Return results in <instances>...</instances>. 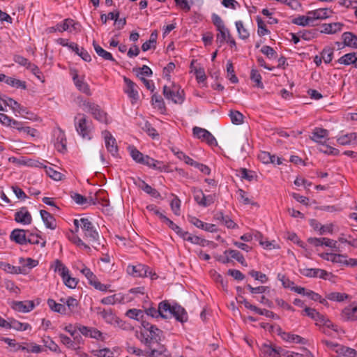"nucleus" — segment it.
<instances>
[{
	"mask_svg": "<svg viewBox=\"0 0 357 357\" xmlns=\"http://www.w3.org/2000/svg\"><path fill=\"white\" fill-rule=\"evenodd\" d=\"M5 82L9 86L17 89H26V84L25 81L17 79L14 77H7V78L5 79Z\"/></svg>",
	"mask_w": 357,
	"mask_h": 357,
	"instance_id": "nucleus-42",
	"label": "nucleus"
},
{
	"mask_svg": "<svg viewBox=\"0 0 357 357\" xmlns=\"http://www.w3.org/2000/svg\"><path fill=\"white\" fill-rule=\"evenodd\" d=\"M209 274L215 282L220 283L224 289H227V282L224 280L222 276L220 274L217 273L215 269L211 270Z\"/></svg>",
	"mask_w": 357,
	"mask_h": 357,
	"instance_id": "nucleus-52",
	"label": "nucleus"
},
{
	"mask_svg": "<svg viewBox=\"0 0 357 357\" xmlns=\"http://www.w3.org/2000/svg\"><path fill=\"white\" fill-rule=\"evenodd\" d=\"M300 273L308 278H319L333 282H335V276L325 269H300Z\"/></svg>",
	"mask_w": 357,
	"mask_h": 357,
	"instance_id": "nucleus-8",
	"label": "nucleus"
},
{
	"mask_svg": "<svg viewBox=\"0 0 357 357\" xmlns=\"http://www.w3.org/2000/svg\"><path fill=\"white\" fill-rule=\"evenodd\" d=\"M304 312L305 313V315L308 316L309 317L316 321H320L321 324L326 325L328 327L330 326V321H325L324 316L319 314L318 312H317L316 310L308 307H305L304 309Z\"/></svg>",
	"mask_w": 357,
	"mask_h": 357,
	"instance_id": "nucleus-25",
	"label": "nucleus"
},
{
	"mask_svg": "<svg viewBox=\"0 0 357 357\" xmlns=\"http://www.w3.org/2000/svg\"><path fill=\"white\" fill-rule=\"evenodd\" d=\"M3 102L8 107H10L14 112H17L20 114L23 113L25 109L20 105L17 101L11 98L6 97L5 99H2Z\"/></svg>",
	"mask_w": 357,
	"mask_h": 357,
	"instance_id": "nucleus-39",
	"label": "nucleus"
},
{
	"mask_svg": "<svg viewBox=\"0 0 357 357\" xmlns=\"http://www.w3.org/2000/svg\"><path fill=\"white\" fill-rule=\"evenodd\" d=\"M126 316L128 317L130 319H135V320H137V321H139V320H143V318H144V312L141 310H138V309H130L128 310L126 313Z\"/></svg>",
	"mask_w": 357,
	"mask_h": 357,
	"instance_id": "nucleus-46",
	"label": "nucleus"
},
{
	"mask_svg": "<svg viewBox=\"0 0 357 357\" xmlns=\"http://www.w3.org/2000/svg\"><path fill=\"white\" fill-rule=\"evenodd\" d=\"M320 257L335 264L347 266H357V259L349 258L347 255L336 253H321Z\"/></svg>",
	"mask_w": 357,
	"mask_h": 357,
	"instance_id": "nucleus-4",
	"label": "nucleus"
},
{
	"mask_svg": "<svg viewBox=\"0 0 357 357\" xmlns=\"http://www.w3.org/2000/svg\"><path fill=\"white\" fill-rule=\"evenodd\" d=\"M70 73L73 82L77 89L87 96H91V92L90 87L85 81L84 75H79L75 69H71Z\"/></svg>",
	"mask_w": 357,
	"mask_h": 357,
	"instance_id": "nucleus-7",
	"label": "nucleus"
},
{
	"mask_svg": "<svg viewBox=\"0 0 357 357\" xmlns=\"http://www.w3.org/2000/svg\"><path fill=\"white\" fill-rule=\"evenodd\" d=\"M19 263L20 266L19 268H35L39 265L38 260L33 259L31 258H19Z\"/></svg>",
	"mask_w": 357,
	"mask_h": 357,
	"instance_id": "nucleus-44",
	"label": "nucleus"
},
{
	"mask_svg": "<svg viewBox=\"0 0 357 357\" xmlns=\"http://www.w3.org/2000/svg\"><path fill=\"white\" fill-rule=\"evenodd\" d=\"M82 334L87 337L96 339L97 340L104 341L105 335L97 328L93 327L82 326L80 327Z\"/></svg>",
	"mask_w": 357,
	"mask_h": 357,
	"instance_id": "nucleus-18",
	"label": "nucleus"
},
{
	"mask_svg": "<svg viewBox=\"0 0 357 357\" xmlns=\"http://www.w3.org/2000/svg\"><path fill=\"white\" fill-rule=\"evenodd\" d=\"M17 350L25 351L28 353L38 354L43 351V348L34 342L22 343L17 345Z\"/></svg>",
	"mask_w": 357,
	"mask_h": 357,
	"instance_id": "nucleus-24",
	"label": "nucleus"
},
{
	"mask_svg": "<svg viewBox=\"0 0 357 357\" xmlns=\"http://www.w3.org/2000/svg\"><path fill=\"white\" fill-rule=\"evenodd\" d=\"M82 326L81 325H68V333L70 334L72 338L73 339V342H72L70 344H69L70 342H68V348H72L75 350L79 348L78 344L82 341V337L81 336L82 334L80 331V327ZM69 340L70 338L68 337V341Z\"/></svg>",
	"mask_w": 357,
	"mask_h": 357,
	"instance_id": "nucleus-12",
	"label": "nucleus"
},
{
	"mask_svg": "<svg viewBox=\"0 0 357 357\" xmlns=\"http://www.w3.org/2000/svg\"><path fill=\"white\" fill-rule=\"evenodd\" d=\"M123 81L125 86L123 87V91L127 94L128 98L130 99L131 103L135 104L139 99V86L133 82L129 78L124 77Z\"/></svg>",
	"mask_w": 357,
	"mask_h": 357,
	"instance_id": "nucleus-9",
	"label": "nucleus"
},
{
	"mask_svg": "<svg viewBox=\"0 0 357 357\" xmlns=\"http://www.w3.org/2000/svg\"><path fill=\"white\" fill-rule=\"evenodd\" d=\"M124 298V295L121 293H119L105 297L102 298L100 302L104 305H114L116 303L123 302Z\"/></svg>",
	"mask_w": 357,
	"mask_h": 357,
	"instance_id": "nucleus-33",
	"label": "nucleus"
},
{
	"mask_svg": "<svg viewBox=\"0 0 357 357\" xmlns=\"http://www.w3.org/2000/svg\"><path fill=\"white\" fill-rule=\"evenodd\" d=\"M356 54V52L345 54L338 59L337 62L345 66L353 65Z\"/></svg>",
	"mask_w": 357,
	"mask_h": 357,
	"instance_id": "nucleus-43",
	"label": "nucleus"
},
{
	"mask_svg": "<svg viewBox=\"0 0 357 357\" xmlns=\"http://www.w3.org/2000/svg\"><path fill=\"white\" fill-rule=\"evenodd\" d=\"M78 301L76 298L68 297V310L72 314H78L79 312Z\"/></svg>",
	"mask_w": 357,
	"mask_h": 357,
	"instance_id": "nucleus-59",
	"label": "nucleus"
},
{
	"mask_svg": "<svg viewBox=\"0 0 357 357\" xmlns=\"http://www.w3.org/2000/svg\"><path fill=\"white\" fill-rule=\"evenodd\" d=\"M101 316L109 324H114L116 317L112 313L111 310H103L100 312Z\"/></svg>",
	"mask_w": 357,
	"mask_h": 357,
	"instance_id": "nucleus-60",
	"label": "nucleus"
},
{
	"mask_svg": "<svg viewBox=\"0 0 357 357\" xmlns=\"http://www.w3.org/2000/svg\"><path fill=\"white\" fill-rule=\"evenodd\" d=\"M329 132L328 130L316 127L313 129L310 139L321 145H324L328 139Z\"/></svg>",
	"mask_w": 357,
	"mask_h": 357,
	"instance_id": "nucleus-15",
	"label": "nucleus"
},
{
	"mask_svg": "<svg viewBox=\"0 0 357 357\" xmlns=\"http://www.w3.org/2000/svg\"><path fill=\"white\" fill-rule=\"evenodd\" d=\"M102 135L105 140V147L107 150L113 155L116 156L118 155V146L116 144V139L108 130H104L102 132Z\"/></svg>",
	"mask_w": 357,
	"mask_h": 357,
	"instance_id": "nucleus-13",
	"label": "nucleus"
},
{
	"mask_svg": "<svg viewBox=\"0 0 357 357\" xmlns=\"http://www.w3.org/2000/svg\"><path fill=\"white\" fill-rule=\"evenodd\" d=\"M80 107L83 111L91 114L97 121L106 124L109 123L107 114L98 105L89 101H83Z\"/></svg>",
	"mask_w": 357,
	"mask_h": 357,
	"instance_id": "nucleus-5",
	"label": "nucleus"
},
{
	"mask_svg": "<svg viewBox=\"0 0 357 357\" xmlns=\"http://www.w3.org/2000/svg\"><path fill=\"white\" fill-rule=\"evenodd\" d=\"M227 77L231 81V83L236 84L238 82V79L234 73L233 63L231 61H228L227 63Z\"/></svg>",
	"mask_w": 357,
	"mask_h": 357,
	"instance_id": "nucleus-51",
	"label": "nucleus"
},
{
	"mask_svg": "<svg viewBox=\"0 0 357 357\" xmlns=\"http://www.w3.org/2000/svg\"><path fill=\"white\" fill-rule=\"evenodd\" d=\"M163 95L166 99L172 100L175 104H182L185 100V93L178 86L172 84V86H163Z\"/></svg>",
	"mask_w": 357,
	"mask_h": 357,
	"instance_id": "nucleus-6",
	"label": "nucleus"
},
{
	"mask_svg": "<svg viewBox=\"0 0 357 357\" xmlns=\"http://www.w3.org/2000/svg\"><path fill=\"white\" fill-rule=\"evenodd\" d=\"M6 324L7 325V326H4L3 328H13V329H15L17 331H26L27 329H30L31 327V326L27 324V323H22V322H20L19 321H17L15 319H10V321H6Z\"/></svg>",
	"mask_w": 357,
	"mask_h": 357,
	"instance_id": "nucleus-29",
	"label": "nucleus"
},
{
	"mask_svg": "<svg viewBox=\"0 0 357 357\" xmlns=\"http://www.w3.org/2000/svg\"><path fill=\"white\" fill-rule=\"evenodd\" d=\"M170 207L176 215H180L181 200L178 198V197L175 196L171 201Z\"/></svg>",
	"mask_w": 357,
	"mask_h": 357,
	"instance_id": "nucleus-63",
	"label": "nucleus"
},
{
	"mask_svg": "<svg viewBox=\"0 0 357 357\" xmlns=\"http://www.w3.org/2000/svg\"><path fill=\"white\" fill-rule=\"evenodd\" d=\"M15 220L23 225H29L31 222L32 218L27 208L26 207H22L15 213Z\"/></svg>",
	"mask_w": 357,
	"mask_h": 357,
	"instance_id": "nucleus-20",
	"label": "nucleus"
},
{
	"mask_svg": "<svg viewBox=\"0 0 357 357\" xmlns=\"http://www.w3.org/2000/svg\"><path fill=\"white\" fill-rule=\"evenodd\" d=\"M27 243L30 244H40L41 248L45 247L46 244L45 240L42 238L38 234L30 233L27 237Z\"/></svg>",
	"mask_w": 357,
	"mask_h": 357,
	"instance_id": "nucleus-45",
	"label": "nucleus"
},
{
	"mask_svg": "<svg viewBox=\"0 0 357 357\" xmlns=\"http://www.w3.org/2000/svg\"><path fill=\"white\" fill-rule=\"evenodd\" d=\"M250 79L256 83L259 88H263V83L261 82V76L258 70L252 69L250 73Z\"/></svg>",
	"mask_w": 357,
	"mask_h": 357,
	"instance_id": "nucleus-61",
	"label": "nucleus"
},
{
	"mask_svg": "<svg viewBox=\"0 0 357 357\" xmlns=\"http://www.w3.org/2000/svg\"><path fill=\"white\" fill-rule=\"evenodd\" d=\"M160 317L164 319L170 318L172 317L181 322H185L188 320V314L185 310L181 305H170L167 301H162L158 305V311Z\"/></svg>",
	"mask_w": 357,
	"mask_h": 357,
	"instance_id": "nucleus-2",
	"label": "nucleus"
},
{
	"mask_svg": "<svg viewBox=\"0 0 357 357\" xmlns=\"http://www.w3.org/2000/svg\"><path fill=\"white\" fill-rule=\"evenodd\" d=\"M70 198L77 205L81 206L82 208L89 207V199L77 192L71 191L69 193Z\"/></svg>",
	"mask_w": 357,
	"mask_h": 357,
	"instance_id": "nucleus-28",
	"label": "nucleus"
},
{
	"mask_svg": "<svg viewBox=\"0 0 357 357\" xmlns=\"http://www.w3.org/2000/svg\"><path fill=\"white\" fill-rule=\"evenodd\" d=\"M128 274L133 278H147L151 280L158 278L154 269H128Z\"/></svg>",
	"mask_w": 357,
	"mask_h": 357,
	"instance_id": "nucleus-17",
	"label": "nucleus"
},
{
	"mask_svg": "<svg viewBox=\"0 0 357 357\" xmlns=\"http://www.w3.org/2000/svg\"><path fill=\"white\" fill-rule=\"evenodd\" d=\"M344 24L341 22H333L330 24H323L321 26L320 32L326 34H335L342 30Z\"/></svg>",
	"mask_w": 357,
	"mask_h": 357,
	"instance_id": "nucleus-22",
	"label": "nucleus"
},
{
	"mask_svg": "<svg viewBox=\"0 0 357 357\" xmlns=\"http://www.w3.org/2000/svg\"><path fill=\"white\" fill-rule=\"evenodd\" d=\"M337 142L342 146L356 145L357 144V132L340 136L337 138Z\"/></svg>",
	"mask_w": 357,
	"mask_h": 357,
	"instance_id": "nucleus-23",
	"label": "nucleus"
},
{
	"mask_svg": "<svg viewBox=\"0 0 357 357\" xmlns=\"http://www.w3.org/2000/svg\"><path fill=\"white\" fill-rule=\"evenodd\" d=\"M93 46L96 54L102 57L105 60L115 61V59L112 56V54L106 50H105L102 47H101L98 44H97L95 41L93 43Z\"/></svg>",
	"mask_w": 357,
	"mask_h": 357,
	"instance_id": "nucleus-35",
	"label": "nucleus"
},
{
	"mask_svg": "<svg viewBox=\"0 0 357 357\" xmlns=\"http://www.w3.org/2000/svg\"><path fill=\"white\" fill-rule=\"evenodd\" d=\"M128 150L132 158L137 163L141 164L143 162L144 155L137 150L135 146H129Z\"/></svg>",
	"mask_w": 357,
	"mask_h": 357,
	"instance_id": "nucleus-48",
	"label": "nucleus"
},
{
	"mask_svg": "<svg viewBox=\"0 0 357 357\" xmlns=\"http://www.w3.org/2000/svg\"><path fill=\"white\" fill-rule=\"evenodd\" d=\"M257 33L259 36H263L270 33L269 30L266 28L264 22L260 17H257Z\"/></svg>",
	"mask_w": 357,
	"mask_h": 357,
	"instance_id": "nucleus-53",
	"label": "nucleus"
},
{
	"mask_svg": "<svg viewBox=\"0 0 357 357\" xmlns=\"http://www.w3.org/2000/svg\"><path fill=\"white\" fill-rule=\"evenodd\" d=\"M342 316L347 321L357 320V304L356 305H350L346 307L342 312Z\"/></svg>",
	"mask_w": 357,
	"mask_h": 357,
	"instance_id": "nucleus-26",
	"label": "nucleus"
},
{
	"mask_svg": "<svg viewBox=\"0 0 357 357\" xmlns=\"http://www.w3.org/2000/svg\"><path fill=\"white\" fill-rule=\"evenodd\" d=\"M312 22L310 11L307 13V15H301L292 20L293 24L303 26H307Z\"/></svg>",
	"mask_w": 357,
	"mask_h": 357,
	"instance_id": "nucleus-40",
	"label": "nucleus"
},
{
	"mask_svg": "<svg viewBox=\"0 0 357 357\" xmlns=\"http://www.w3.org/2000/svg\"><path fill=\"white\" fill-rule=\"evenodd\" d=\"M342 38L344 45L357 48V36L351 32H344L342 35Z\"/></svg>",
	"mask_w": 357,
	"mask_h": 357,
	"instance_id": "nucleus-32",
	"label": "nucleus"
},
{
	"mask_svg": "<svg viewBox=\"0 0 357 357\" xmlns=\"http://www.w3.org/2000/svg\"><path fill=\"white\" fill-rule=\"evenodd\" d=\"M142 327L140 331H135V336L147 348H151L153 343L160 340L162 331L148 321H142Z\"/></svg>",
	"mask_w": 357,
	"mask_h": 357,
	"instance_id": "nucleus-1",
	"label": "nucleus"
},
{
	"mask_svg": "<svg viewBox=\"0 0 357 357\" xmlns=\"http://www.w3.org/2000/svg\"><path fill=\"white\" fill-rule=\"evenodd\" d=\"M174 154L176 156V158L181 160L184 161L187 165H190L193 166L195 162L194 160L190 158L189 156L185 155L183 151L176 149H172Z\"/></svg>",
	"mask_w": 357,
	"mask_h": 357,
	"instance_id": "nucleus-49",
	"label": "nucleus"
},
{
	"mask_svg": "<svg viewBox=\"0 0 357 357\" xmlns=\"http://www.w3.org/2000/svg\"><path fill=\"white\" fill-rule=\"evenodd\" d=\"M225 255L232 259L236 260L243 266H247L248 264L243 255L236 250H228L225 252Z\"/></svg>",
	"mask_w": 357,
	"mask_h": 357,
	"instance_id": "nucleus-31",
	"label": "nucleus"
},
{
	"mask_svg": "<svg viewBox=\"0 0 357 357\" xmlns=\"http://www.w3.org/2000/svg\"><path fill=\"white\" fill-rule=\"evenodd\" d=\"M192 192L194 195V199L196 202V203L201 206L202 205V200L204 196V194L203 191L201 189H198L197 188H192Z\"/></svg>",
	"mask_w": 357,
	"mask_h": 357,
	"instance_id": "nucleus-64",
	"label": "nucleus"
},
{
	"mask_svg": "<svg viewBox=\"0 0 357 357\" xmlns=\"http://www.w3.org/2000/svg\"><path fill=\"white\" fill-rule=\"evenodd\" d=\"M34 307L35 305L32 301H14L12 304V307L15 310L24 313L31 311Z\"/></svg>",
	"mask_w": 357,
	"mask_h": 357,
	"instance_id": "nucleus-21",
	"label": "nucleus"
},
{
	"mask_svg": "<svg viewBox=\"0 0 357 357\" xmlns=\"http://www.w3.org/2000/svg\"><path fill=\"white\" fill-rule=\"evenodd\" d=\"M229 116L234 124L240 125L243 122V115L238 111H230Z\"/></svg>",
	"mask_w": 357,
	"mask_h": 357,
	"instance_id": "nucleus-55",
	"label": "nucleus"
},
{
	"mask_svg": "<svg viewBox=\"0 0 357 357\" xmlns=\"http://www.w3.org/2000/svg\"><path fill=\"white\" fill-rule=\"evenodd\" d=\"M142 165H146L149 167H151L155 169H162L161 165H162V162L156 160L149 155H144L143 162H142Z\"/></svg>",
	"mask_w": 357,
	"mask_h": 357,
	"instance_id": "nucleus-41",
	"label": "nucleus"
},
{
	"mask_svg": "<svg viewBox=\"0 0 357 357\" xmlns=\"http://www.w3.org/2000/svg\"><path fill=\"white\" fill-rule=\"evenodd\" d=\"M218 31L216 36V42L221 45L229 38L231 34L229 30L226 27V26L217 29Z\"/></svg>",
	"mask_w": 357,
	"mask_h": 357,
	"instance_id": "nucleus-36",
	"label": "nucleus"
},
{
	"mask_svg": "<svg viewBox=\"0 0 357 357\" xmlns=\"http://www.w3.org/2000/svg\"><path fill=\"white\" fill-rule=\"evenodd\" d=\"M120 13L118 10L109 13L107 15L102 14L100 20L102 24H106L108 20H115L116 17H119Z\"/></svg>",
	"mask_w": 357,
	"mask_h": 357,
	"instance_id": "nucleus-62",
	"label": "nucleus"
},
{
	"mask_svg": "<svg viewBox=\"0 0 357 357\" xmlns=\"http://www.w3.org/2000/svg\"><path fill=\"white\" fill-rule=\"evenodd\" d=\"M347 298L348 295L344 293L331 292L326 294V298L333 301L341 302L344 301Z\"/></svg>",
	"mask_w": 357,
	"mask_h": 357,
	"instance_id": "nucleus-47",
	"label": "nucleus"
},
{
	"mask_svg": "<svg viewBox=\"0 0 357 357\" xmlns=\"http://www.w3.org/2000/svg\"><path fill=\"white\" fill-rule=\"evenodd\" d=\"M114 324L123 331H130L134 330V327L130 323L120 319L118 317L115 319Z\"/></svg>",
	"mask_w": 357,
	"mask_h": 357,
	"instance_id": "nucleus-56",
	"label": "nucleus"
},
{
	"mask_svg": "<svg viewBox=\"0 0 357 357\" xmlns=\"http://www.w3.org/2000/svg\"><path fill=\"white\" fill-rule=\"evenodd\" d=\"M57 132H59V135L54 143V146L58 151L64 152L66 149V139L64 138V133L60 130H58Z\"/></svg>",
	"mask_w": 357,
	"mask_h": 357,
	"instance_id": "nucleus-38",
	"label": "nucleus"
},
{
	"mask_svg": "<svg viewBox=\"0 0 357 357\" xmlns=\"http://www.w3.org/2000/svg\"><path fill=\"white\" fill-rule=\"evenodd\" d=\"M280 335L283 340L287 342H294L302 344H305L307 342L305 339L298 335L291 334L286 332H282L280 333Z\"/></svg>",
	"mask_w": 357,
	"mask_h": 357,
	"instance_id": "nucleus-27",
	"label": "nucleus"
},
{
	"mask_svg": "<svg viewBox=\"0 0 357 357\" xmlns=\"http://www.w3.org/2000/svg\"><path fill=\"white\" fill-rule=\"evenodd\" d=\"M27 237L26 231L22 229H15L10 235V240L20 245L26 244Z\"/></svg>",
	"mask_w": 357,
	"mask_h": 357,
	"instance_id": "nucleus-19",
	"label": "nucleus"
},
{
	"mask_svg": "<svg viewBox=\"0 0 357 357\" xmlns=\"http://www.w3.org/2000/svg\"><path fill=\"white\" fill-rule=\"evenodd\" d=\"M235 25L239 38L246 40L250 37V33L241 20L236 21Z\"/></svg>",
	"mask_w": 357,
	"mask_h": 357,
	"instance_id": "nucleus-37",
	"label": "nucleus"
},
{
	"mask_svg": "<svg viewBox=\"0 0 357 357\" xmlns=\"http://www.w3.org/2000/svg\"><path fill=\"white\" fill-rule=\"evenodd\" d=\"M308 242L315 247L324 245L332 248L334 251L337 252L339 250L337 245V241L328 238H308Z\"/></svg>",
	"mask_w": 357,
	"mask_h": 357,
	"instance_id": "nucleus-14",
	"label": "nucleus"
},
{
	"mask_svg": "<svg viewBox=\"0 0 357 357\" xmlns=\"http://www.w3.org/2000/svg\"><path fill=\"white\" fill-rule=\"evenodd\" d=\"M40 214L47 228L51 229H54L56 228V220L49 212L45 210H40Z\"/></svg>",
	"mask_w": 357,
	"mask_h": 357,
	"instance_id": "nucleus-30",
	"label": "nucleus"
},
{
	"mask_svg": "<svg viewBox=\"0 0 357 357\" xmlns=\"http://www.w3.org/2000/svg\"><path fill=\"white\" fill-rule=\"evenodd\" d=\"M151 347H152V345ZM148 349V350H146L145 357H160L166 350L164 347H160L158 349H152V347Z\"/></svg>",
	"mask_w": 357,
	"mask_h": 357,
	"instance_id": "nucleus-57",
	"label": "nucleus"
},
{
	"mask_svg": "<svg viewBox=\"0 0 357 357\" xmlns=\"http://www.w3.org/2000/svg\"><path fill=\"white\" fill-rule=\"evenodd\" d=\"M91 353L96 357H114V353L109 348L93 350Z\"/></svg>",
	"mask_w": 357,
	"mask_h": 357,
	"instance_id": "nucleus-58",
	"label": "nucleus"
},
{
	"mask_svg": "<svg viewBox=\"0 0 357 357\" xmlns=\"http://www.w3.org/2000/svg\"><path fill=\"white\" fill-rule=\"evenodd\" d=\"M312 22L316 20H323L329 17L331 11L327 8H321L310 11Z\"/></svg>",
	"mask_w": 357,
	"mask_h": 357,
	"instance_id": "nucleus-34",
	"label": "nucleus"
},
{
	"mask_svg": "<svg viewBox=\"0 0 357 357\" xmlns=\"http://www.w3.org/2000/svg\"><path fill=\"white\" fill-rule=\"evenodd\" d=\"M321 56L326 63H329L333 58V48L326 47L321 52Z\"/></svg>",
	"mask_w": 357,
	"mask_h": 357,
	"instance_id": "nucleus-54",
	"label": "nucleus"
},
{
	"mask_svg": "<svg viewBox=\"0 0 357 357\" xmlns=\"http://www.w3.org/2000/svg\"><path fill=\"white\" fill-rule=\"evenodd\" d=\"M192 133L197 138L206 142L208 145L211 146H215L218 145L217 140L214 136L207 130L195 126L192 128Z\"/></svg>",
	"mask_w": 357,
	"mask_h": 357,
	"instance_id": "nucleus-10",
	"label": "nucleus"
},
{
	"mask_svg": "<svg viewBox=\"0 0 357 357\" xmlns=\"http://www.w3.org/2000/svg\"><path fill=\"white\" fill-rule=\"evenodd\" d=\"M81 272L85 275L89 283L96 289L101 291H107L111 287L110 284H102L97 277L91 271V269H81Z\"/></svg>",
	"mask_w": 357,
	"mask_h": 357,
	"instance_id": "nucleus-11",
	"label": "nucleus"
},
{
	"mask_svg": "<svg viewBox=\"0 0 357 357\" xmlns=\"http://www.w3.org/2000/svg\"><path fill=\"white\" fill-rule=\"evenodd\" d=\"M74 125L78 135L83 139L90 140L92 138V122L84 114H77L74 119Z\"/></svg>",
	"mask_w": 357,
	"mask_h": 357,
	"instance_id": "nucleus-3",
	"label": "nucleus"
},
{
	"mask_svg": "<svg viewBox=\"0 0 357 357\" xmlns=\"http://www.w3.org/2000/svg\"><path fill=\"white\" fill-rule=\"evenodd\" d=\"M79 227L82 228L83 231L85 233L86 231L91 229L93 225L92 222L88 219L82 218L79 220L78 219H74L73 220V225L70 229V231L72 234H76L79 231Z\"/></svg>",
	"mask_w": 357,
	"mask_h": 357,
	"instance_id": "nucleus-16",
	"label": "nucleus"
},
{
	"mask_svg": "<svg viewBox=\"0 0 357 357\" xmlns=\"http://www.w3.org/2000/svg\"><path fill=\"white\" fill-rule=\"evenodd\" d=\"M47 304L52 310L61 314L66 313V307L64 305L57 303L53 299H48Z\"/></svg>",
	"mask_w": 357,
	"mask_h": 357,
	"instance_id": "nucleus-50",
	"label": "nucleus"
}]
</instances>
